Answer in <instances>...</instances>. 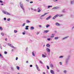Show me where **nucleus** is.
I'll list each match as a JSON object with an SVG mask.
<instances>
[{"label":"nucleus","instance_id":"de8ad7c7","mask_svg":"<svg viewBox=\"0 0 74 74\" xmlns=\"http://www.w3.org/2000/svg\"><path fill=\"white\" fill-rule=\"evenodd\" d=\"M66 70H65L64 71V73H66Z\"/></svg>","mask_w":74,"mask_h":74},{"label":"nucleus","instance_id":"a211bd4d","mask_svg":"<svg viewBox=\"0 0 74 74\" xmlns=\"http://www.w3.org/2000/svg\"><path fill=\"white\" fill-rule=\"evenodd\" d=\"M55 35V34H52V36H51V38H53V37H54V36Z\"/></svg>","mask_w":74,"mask_h":74},{"label":"nucleus","instance_id":"052dcab7","mask_svg":"<svg viewBox=\"0 0 74 74\" xmlns=\"http://www.w3.org/2000/svg\"><path fill=\"white\" fill-rule=\"evenodd\" d=\"M0 48L1 49H2V47H1V46L0 47Z\"/></svg>","mask_w":74,"mask_h":74},{"label":"nucleus","instance_id":"9d476101","mask_svg":"<svg viewBox=\"0 0 74 74\" xmlns=\"http://www.w3.org/2000/svg\"><path fill=\"white\" fill-rule=\"evenodd\" d=\"M48 32H49V30H46L44 32V33H48Z\"/></svg>","mask_w":74,"mask_h":74},{"label":"nucleus","instance_id":"4c0bfd02","mask_svg":"<svg viewBox=\"0 0 74 74\" xmlns=\"http://www.w3.org/2000/svg\"><path fill=\"white\" fill-rule=\"evenodd\" d=\"M18 57H16V60H18Z\"/></svg>","mask_w":74,"mask_h":74},{"label":"nucleus","instance_id":"bf43d9fd","mask_svg":"<svg viewBox=\"0 0 74 74\" xmlns=\"http://www.w3.org/2000/svg\"><path fill=\"white\" fill-rule=\"evenodd\" d=\"M12 52H14V49H12Z\"/></svg>","mask_w":74,"mask_h":74},{"label":"nucleus","instance_id":"473e14b6","mask_svg":"<svg viewBox=\"0 0 74 74\" xmlns=\"http://www.w3.org/2000/svg\"><path fill=\"white\" fill-rule=\"evenodd\" d=\"M29 42L31 43H32V42H33V41H32V40H29Z\"/></svg>","mask_w":74,"mask_h":74},{"label":"nucleus","instance_id":"7ed1b4c3","mask_svg":"<svg viewBox=\"0 0 74 74\" xmlns=\"http://www.w3.org/2000/svg\"><path fill=\"white\" fill-rule=\"evenodd\" d=\"M47 14H48V13H46L42 15L40 17V19H42V17H43V16H45V15H47Z\"/></svg>","mask_w":74,"mask_h":74},{"label":"nucleus","instance_id":"ea45409f","mask_svg":"<svg viewBox=\"0 0 74 74\" xmlns=\"http://www.w3.org/2000/svg\"><path fill=\"white\" fill-rule=\"evenodd\" d=\"M25 23H24L23 24V25H22V26H25Z\"/></svg>","mask_w":74,"mask_h":74},{"label":"nucleus","instance_id":"6ab92c4d","mask_svg":"<svg viewBox=\"0 0 74 74\" xmlns=\"http://www.w3.org/2000/svg\"><path fill=\"white\" fill-rule=\"evenodd\" d=\"M32 55L34 56H35V54H34V51H33L32 52Z\"/></svg>","mask_w":74,"mask_h":74},{"label":"nucleus","instance_id":"774afa93","mask_svg":"<svg viewBox=\"0 0 74 74\" xmlns=\"http://www.w3.org/2000/svg\"><path fill=\"white\" fill-rule=\"evenodd\" d=\"M45 47V44H44L43 45V47Z\"/></svg>","mask_w":74,"mask_h":74},{"label":"nucleus","instance_id":"bb28decb","mask_svg":"<svg viewBox=\"0 0 74 74\" xmlns=\"http://www.w3.org/2000/svg\"><path fill=\"white\" fill-rule=\"evenodd\" d=\"M39 62L40 63H41V64H42V61H41V60H40L39 61Z\"/></svg>","mask_w":74,"mask_h":74},{"label":"nucleus","instance_id":"2eb2a0df","mask_svg":"<svg viewBox=\"0 0 74 74\" xmlns=\"http://www.w3.org/2000/svg\"><path fill=\"white\" fill-rule=\"evenodd\" d=\"M56 25H57V26H60V24H59V23H56Z\"/></svg>","mask_w":74,"mask_h":74},{"label":"nucleus","instance_id":"4d7b16f0","mask_svg":"<svg viewBox=\"0 0 74 74\" xmlns=\"http://www.w3.org/2000/svg\"><path fill=\"white\" fill-rule=\"evenodd\" d=\"M59 8V7H56V9H58Z\"/></svg>","mask_w":74,"mask_h":74},{"label":"nucleus","instance_id":"09e8293b","mask_svg":"<svg viewBox=\"0 0 74 74\" xmlns=\"http://www.w3.org/2000/svg\"><path fill=\"white\" fill-rule=\"evenodd\" d=\"M43 6H44V7H45L46 6V5L45 4H44L43 5Z\"/></svg>","mask_w":74,"mask_h":74},{"label":"nucleus","instance_id":"f704fd0d","mask_svg":"<svg viewBox=\"0 0 74 74\" xmlns=\"http://www.w3.org/2000/svg\"><path fill=\"white\" fill-rule=\"evenodd\" d=\"M4 53L5 54H7V51H5Z\"/></svg>","mask_w":74,"mask_h":74},{"label":"nucleus","instance_id":"c85d7f7f","mask_svg":"<svg viewBox=\"0 0 74 74\" xmlns=\"http://www.w3.org/2000/svg\"><path fill=\"white\" fill-rule=\"evenodd\" d=\"M52 10H56V7H54L53 8Z\"/></svg>","mask_w":74,"mask_h":74},{"label":"nucleus","instance_id":"f03ea898","mask_svg":"<svg viewBox=\"0 0 74 74\" xmlns=\"http://www.w3.org/2000/svg\"><path fill=\"white\" fill-rule=\"evenodd\" d=\"M3 12L4 13V14H6V15H11V14L7 12L3 11Z\"/></svg>","mask_w":74,"mask_h":74},{"label":"nucleus","instance_id":"338daca9","mask_svg":"<svg viewBox=\"0 0 74 74\" xmlns=\"http://www.w3.org/2000/svg\"><path fill=\"white\" fill-rule=\"evenodd\" d=\"M3 5V3H2L1 4V5Z\"/></svg>","mask_w":74,"mask_h":74},{"label":"nucleus","instance_id":"13d9d810","mask_svg":"<svg viewBox=\"0 0 74 74\" xmlns=\"http://www.w3.org/2000/svg\"><path fill=\"white\" fill-rule=\"evenodd\" d=\"M5 41H7V38H6L5 39Z\"/></svg>","mask_w":74,"mask_h":74},{"label":"nucleus","instance_id":"8fccbe9b","mask_svg":"<svg viewBox=\"0 0 74 74\" xmlns=\"http://www.w3.org/2000/svg\"><path fill=\"white\" fill-rule=\"evenodd\" d=\"M27 2H29V0H26Z\"/></svg>","mask_w":74,"mask_h":74},{"label":"nucleus","instance_id":"39448f33","mask_svg":"<svg viewBox=\"0 0 74 74\" xmlns=\"http://www.w3.org/2000/svg\"><path fill=\"white\" fill-rule=\"evenodd\" d=\"M63 14H60V15H58V14H56V17H58V16H59V17H61V16H63Z\"/></svg>","mask_w":74,"mask_h":74},{"label":"nucleus","instance_id":"79ce46f5","mask_svg":"<svg viewBox=\"0 0 74 74\" xmlns=\"http://www.w3.org/2000/svg\"><path fill=\"white\" fill-rule=\"evenodd\" d=\"M8 45L9 46H10V45H11V44H9V43H8Z\"/></svg>","mask_w":74,"mask_h":74},{"label":"nucleus","instance_id":"423d86ee","mask_svg":"<svg viewBox=\"0 0 74 74\" xmlns=\"http://www.w3.org/2000/svg\"><path fill=\"white\" fill-rule=\"evenodd\" d=\"M37 10H38V12H41V10L40 9V7H38Z\"/></svg>","mask_w":74,"mask_h":74},{"label":"nucleus","instance_id":"6e6d98bb","mask_svg":"<svg viewBox=\"0 0 74 74\" xmlns=\"http://www.w3.org/2000/svg\"><path fill=\"white\" fill-rule=\"evenodd\" d=\"M67 37H65V38H63V39H65V38H67Z\"/></svg>","mask_w":74,"mask_h":74},{"label":"nucleus","instance_id":"4468645a","mask_svg":"<svg viewBox=\"0 0 74 74\" xmlns=\"http://www.w3.org/2000/svg\"><path fill=\"white\" fill-rule=\"evenodd\" d=\"M49 26H50V25L49 24H47L46 25V27L47 28H48V27H49Z\"/></svg>","mask_w":74,"mask_h":74},{"label":"nucleus","instance_id":"0e129e2a","mask_svg":"<svg viewBox=\"0 0 74 74\" xmlns=\"http://www.w3.org/2000/svg\"><path fill=\"white\" fill-rule=\"evenodd\" d=\"M31 10H33V8H31Z\"/></svg>","mask_w":74,"mask_h":74},{"label":"nucleus","instance_id":"603ef678","mask_svg":"<svg viewBox=\"0 0 74 74\" xmlns=\"http://www.w3.org/2000/svg\"><path fill=\"white\" fill-rule=\"evenodd\" d=\"M1 34L2 35V36H4V34L3 33H1Z\"/></svg>","mask_w":74,"mask_h":74},{"label":"nucleus","instance_id":"37998d69","mask_svg":"<svg viewBox=\"0 0 74 74\" xmlns=\"http://www.w3.org/2000/svg\"><path fill=\"white\" fill-rule=\"evenodd\" d=\"M39 27H42V26L41 25H39Z\"/></svg>","mask_w":74,"mask_h":74},{"label":"nucleus","instance_id":"a878e982","mask_svg":"<svg viewBox=\"0 0 74 74\" xmlns=\"http://www.w3.org/2000/svg\"><path fill=\"white\" fill-rule=\"evenodd\" d=\"M0 30L2 31V30H3V28H2V27H0Z\"/></svg>","mask_w":74,"mask_h":74},{"label":"nucleus","instance_id":"e2e57ef3","mask_svg":"<svg viewBox=\"0 0 74 74\" xmlns=\"http://www.w3.org/2000/svg\"><path fill=\"white\" fill-rule=\"evenodd\" d=\"M2 55H1V54H0V57H1V56Z\"/></svg>","mask_w":74,"mask_h":74},{"label":"nucleus","instance_id":"58836bf2","mask_svg":"<svg viewBox=\"0 0 74 74\" xmlns=\"http://www.w3.org/2000/svg\"><path fill=\"white\" fill-rule=\"evenodd\" d=\"M3 19L4 21H5L6 19V18H4Z\"/></svg>","mask_w":74,"mask_h":74},{"label":"nucleus","instance_id":"864d4df0","mask_svg":"<svg viewBox=\"0 0 74 74\" xmlns=\"http://www.w3.org/2000/svg\"><path fill=\"white\" fill-rule=\"evenodd\" d=\"M1 58H3V56H1Z\"/></svg>","mask_w":74,"mask_h":74},{"label":"nucleus","instance_id":"c756f323","mask_svg":"<svg viewBox=\"0 0 74 74\" xmlns=\"http://www.w3.org/2000/svg\"><path fill=\"white\" fill-rule=\"evenodd\" d=\"M63 58V56H61L59 57L60 58Z\"/></svg>","mask_w":74,"mask_h":74},{"label":"nucleus","instance_id":"1a4fd4ad","mask_svg":"<svg viewBox=\"0 0 74 74\" xmlns=\"http://www.w3.org/2000/svg\"><path fill=\"white\" fill-rule=\"evenodd\" d=\"M50 73L52 74H54V71H53V70H50Z\"/></svg>","mask_w":74,"mask_h":74},{"label":"nucleus","instance_id":"6e6552de","mask_svg":"<svg viewBox=\"0 0 74 74\" xmlns=\"http://www.w3.org/2000/svg\"><path fill=\"white\" fill-rule=\"evenodd\" d=\"M51 18V16H49L48 17L46 18V20L48 21V19H49Z\"/></svg>","mask_w":74,"mask_h":74},{"label":"nucleus","instance_id":"3c124183","mask_svg":"<svg viewBox=\"0 0 74 74\" xmlns=\"http://www.w3.org/2000/svg\"><path fill=\"white\" fill-rule=\"evenodd\" d=\"M58 38H59V37H56V40H57V39H58Z\"/></svg>","mask_w":74,"mask_h":74},{"label":"nucleus","instance_id":"69168bd1","mask_svg":"<svg viewBox=\"0 0 74 74\" xmlns=\"http://www.w3.org/2000/svg\"><path fill=\"white\" fill-rule=\"evenodd\" d=\"M43 73L44 74H45V72H43Z\"/></svg>","mask_w":74,"mask_h":74},{"label":"nucleus","instance_id":"7c9ffc66","mask_svg":"<svg viewBox=\"0 0 74 74\" xmlns=\"http://www.w3.org/2000/svg\"><path fill=\"white\" fill-rule=\"evenodd\" d=\"M47 40L48 41H50L51 40V38H48L47 39Z\"/></svg>","mask_w":74,"mask_h":74},{"label":"nucleus","instance_id":"5fc2aeb1","mask_svg":"<svg viewBox=\"0 0 74 74\" xmlns=\"http://www.w3.org/2000/svg\"><path fill=\"white\" fill-rule=\"evenodd\" d=\"M38 34H39V32H37V33H36V34H37V35H38Z\"/></svg>","mask_w":74,"mask_h":74},{"label":"nucleus","instance_id":"412c9836","mask_svg":"<svg viewBox=\"0 0 74 74\" xmlns=\"http://www.w3.org/2000/svg\"><path fill=\"white\" fill-rule=\"evenodd\" d=\"M50 7H52V5H48V8H49Z\"/></svg>","mask_w":74,"mask_h":74},{"label":"nucleus","instance_id":"20e7f679","mask_svg":"<svg viewBox=\"0 0 74 74\" xmlns=\"http://www.w3.org/2000/svg\"><path fill=\"white\" fill-rule=\"evenodd\" d=\"M45 55L44 54H42V58H45V57H47V53H45Z\"/></svg>","mask_w":74,"mask_h":74},{"label":"nucleus","instance_id":"f3484780","mask_svg":"<svg viewBox=\"0 0 74 74\" xmlns=\"http://www.w3.org/2000/svg\"><path fill=\"white\" fill-rule=\"evenodd\" d=\"M26 22L27 23H30V21H29V20H26Z\"/></svg>","mask_w":74,"mask_h":74},{"label":"nucleus","instance_id":"72a5a7b5","mask_svg":"<svg viewBox=\"0 0 74 74\" xmlns=\"http://www.w3.org/2000/svg\"><path fill=\"white\" fill-rule=\"evenodd\" d=\"M47 69H49V66H47Z\"/></svg>","mask_w":74,"mask_h":74},{"label":"nucleus","instance_id":"5701e85b","mask_svg":"<svg viewBox=\"0 0 74 74\" xmlns=\"http://www.w3.org/2000/svg\"><path fill=\"white\" fill-rule=\"evenodd\" d=\"M37 70H38V71H41V70H40V69H39V68H37Z\"/></svg>","mask_w":74,"mask_h":74},{"label":"nucleus","instance_id":"2f4dec72","mask_svg":"<svg viewBox=\"0 0 74 74\" xmlns=\"http://www.w3.org/2000/svg\"><path fill=\"white\" fill-rule=\"evenodd\" d=\"M10 20H11V19L10 18H9L7 19L8 21H10Z\"/></svg>","mask_w":74,"mask_h":74},{"label":"nucleus","instance_id":"c9c22d12","mask_svg":"<svg viewBox=\"0 0 74 74\" xmlns=\"http://www.w3.org/2000/svg\"><path fill=\"white\" fill-rule=\"evenodd\" d=\"M28 50V48L27 47L26 49V51H27Z\"/></svg>","mask_w":74,"mask_h":74},{"label":"nucleus","instance_id":"aec40b11","mask_svg":"<svg viewBox=\"0 0 74 74\" xmlns=\"http://www.w3.org/2000/svg\"><path fill=\"white\" fill-rule=\"evenodd\" d=\"M47 47H50V45L49 44H47L46 45Z\"/></svg>","mask_w":74,"mask_h":74},{"label":"nucleus","instance_id":"680f3d73","mask_svg":"<svg viewBox=\"0 0 74 74\" xmlns=\"http://www.w3.org/2000/svg\"><path fill=\"white\" fill-rule=\"evenodd\" d=\"M34 11H36V9H34L33 10Z\"/></svg>","mask_w":74,"mask_h":74},{"label":"nucleus","instance_id":"cd10ccee","mask_svg":"<svg viewBox=\"0 0 74 74\" xmlns=\"http://www.w3.org/2000/svg\"><path fill=\"white\" fill-rule=\"evenodd\" d=\"M36 67L37 69L38 68V65H37V64H36Z\"/></svg>","mask_w":74,"mask_h":74},{"label":"nucleus","instance_id":"0eeeda50","mask_svg":"<svg viewBox=\"0 0 74 74\" xmlns=\"http://www.w3.org/2000/svg\"><path fill=\"white\" fill-rule=\"evenodd\" d=\"M10 47H11V48H14V49H16V47H14V46H13V45H10Z\"/></svg>","mask_w":74,"mask_h":74},{"label":"nucleus","instance_id":"49530a36","mask_svg":"<svg viewBox=\"0 0 74 74\" xmlns=\"http://www.w3.org/2000/svg\"><path fill=\"white\" fill-rule=\"evenodd\" d=\"M60 64L61 65H62V62H60Z\"/></svg>","mask_w":74,"mask_h":74},{"label":"nucleus","instance_id":"393cba45","mask_svg":"<svg viewBox=\"0 0 74 74\" xmlns=\"http://www.w3.org/2000/svg\"><path fill=\"white\" fill-rule=\"evenodd\" d=\"M56 18V15L54 16L53 17V19H55Z\"/></svg>","mask_w":74,"mask_h":74},{"label":"nucleus","instance_id":"f8f14e48","mask_svg":"<svg viewBox=\"0 0 74 74\" xmlns=\"http://www.w3.org/2000/svg\"><path fill=\"white\" fill-rule=\"evenodd\" d=\"M34 27L32 26L30 27V30H34Z\"/></svg>","mask_w":74,"mask_h":74},{"label":"nucleus","instance_id":"dca6fc26","mask_svg":"<svg viewBox=\"0 0 74 74\" xmlns=\"http://www.w3.org/2000/svg\"><path fill=\"white\" fill-rule=\"evenodd\" d=\"M50 66L51 68H52L53 67V65L52 64H51Z\"/></svg>","mask_w":74,"mask_h":74},{"label":"nucleus","instance_id":"e433bc0d","mask_svg":"<svg viewBox=\"0 0 74 74\" xmlns=\"http://www.w3.org/2000/svg\"><path fill=\"white\" fill-rule=\"evenodd\" d=\"M30 67H33V65H30L29 66Z\"/></svg>","mask_w":74,"mask_h":74},{"label":"nucleus","instance_id":"a18cd8bd","mask_svg":"<svg viewBox=\"0 0 74 74\" xmlns=\"http://www.w3.org/2000/svg\"><path fill=\"white\" fill-rule=\"evenodd\" d=\"M0 3H3V1H0Z\"/></svg>","mask_w":74,"mask_h":74},{"label":"nucleus","instance_id":"b1692460","mask_svg":"<svg viewBox=\"0 0 74 74\" xmlns=\"http://www.w3.org/2000/svg\"><path fill=\"white\" fill-rule=\"evenodd\" d=\"M16 68L17 70H19V66H16Z\"/></svg>","mask_w":74,"mask_h":74},{"label":"nucleus","instance_id":"c03bdc74","mask_svg":"<svg viewBox=\"0 0 74 74\" xmlns=\"http://www.w3.org/2000/svg\"><path fill=\"white\" fill-rule=\"evenodd\" d=\"M33 3V2L32 1H30V3Z\"/></svg>","mask_w":74,"mask_h":74},{"label":"nucleus","instance_id":"ddd939ff","mask_svg":"<svg viewBox=\"0 0 74 74\" xmlns=\"http://www.w3.org/2000/svg\"><path fill=\"white\" fill-rule=\"evenodd\" d=\"M29 26H27L25 27V29L26 30H29V28H28V27H29Z\"/></svg>","mask_w":74,"mask_h":74},{"label":"nucleus","instance_id":"9b49d317","mask_svg":"<svg viewBox=\"0 0 74 74\" xmlns=\"http://www.w3.org/2000/svg\"><path fill=\"white\" fill-rule=\"evenodd\" d=\"M46 51L48 52H50V49H48V48H46Z\"/></svg>","mask_w":74,"mask_h":74},{"label":"nucleus","instance_id":"f257e3e1","mask_svg":"<svg viewBox=\"0 0 74 74\" xmlns=\"http://www.w3.org/2000/svg\"><path fill=\"white\" fill-rule=\"evenodd\" d=\"M21 3H22V2H21L20 3V7L22 8V10H23V12H25V8H24V7H23V4Z\"/></svg>","mask_w":74,"mask_h":74},{"label":"nucleus","instance_id":"4be33fe9","mask_svg":"<svg viewBox=\"0 0 74 74\" xmlns=\"http://www.w3.org/2000/svg\"><path fill=\"white\" fill-rule=\"evenodd\" d=\"M14 33H17V32H18V31L17 30H14Z\"/></svg>","mask_w":74,"mask_h":74},{"label":"nucleus","instance_id":"a19ab883","mask_svg":"<svg viewBox=\"0 0 74 74\" xmlns=\"http://www.w3.org/2000/svg\"><path fill=\"white\" fill-rule=\"evenodd\" d=\"M22 34L23 35H25V32H23L22 33Z\"/></svg>","mask_w":74,"mask_h":74}]
</instances>
